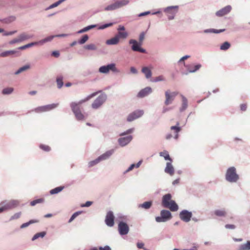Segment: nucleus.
<instances>
[{
    "label": "nucleus",
    "instance_id": "nucleus-1",
    "mask_svg": "<svg viewBox=\"0 0 250 250\" xmlns=\"http://www.w3.org/2000/svg\"><path fill=\"white\" fill-rule=\"evenodd\" d=\"M240 177L238 174L236 168L234 166L228 167L225 173V180L230 184L237 183L240 180Z\"/></svg>",
    "mask_w": 250,
    "mask_h": 250
},
{
    "label": "nucleus",
    "instance_id": "nucleus-2",
    "mask_svg": "<svg viewBox=\"0 0 250 250\" xmlns=\"http://www.w3.org/2000/svg\"><path fill=\"white\" fill-rule=\"evenodd\" d=\"M99 92H100V91H97L96 92H94V93L88 95L84 99L80 100L78 102H71L70 104V106L71 108V110H72L73 113H74L77 112L78 111L80 110V106L81 104H82L83 103H85V102L89 101L92 98L96 96Z\"/></svg>",
    "mask_w": 250,
    "mask_h": 250
},
{
    "label": "nucleus",
    "instance_id": "nucleus-3",
    "mask_svg": "<svg viewBox=\"0 0 250 250\" xmlns=\"http://www.w3.org/2000/svg\"><path fill=\"white\" fill-rule=\"evenodd\" d=\"M107 95L102 93L97 97L91 104V107L94 110L100 108L107 100Z\"/></svg>",
    "mask_w": 250,
    "mask_h": 250
},
{
    "label": "nucleus",
    "instance_id": "nucleus-4",
    "mask_svg": "<svg viewBox=\"0 0 250 250\" xmlns=\"http://www.w3.org/2000/svg\"><path fill=\"white\" fill-rule=\"evenodd\" d=\"M20 204L19 200L12 199L10 200H5L2 201L0 205L3 211L11 210L18 207Z\"/></svg>",
    "mask_w": 250,
    "mask_h": 250
},
{
    "label": "nucleus",
    "instance_id": "nucleus-5",
    "mask_svg": "<svg viewBox=\"0 0 250 250\" xmlns=\"http://www.w3.org/2000/svg\"><path fill=\"white\" fill-rule=\"evenodd\" d=\"M172 218L171 212L167 210L163 209L160 212V216L155 217V220L158 223L166 222Z\"/></svg>",
    "mask_w": 250,
    "mask_h": 250
},
{
    "label": "nucleus",
    "instance_id": "nucleus-6",
    "mask_svg": "<svg viewBox=\"0 0 250 250\" xmlns=\"http://www.w3.org/2000/svg\"><path fill=\"white\" fill-rule=\"evenodd\" d=\"M179 6H170L164 9V12L166 14L169 20H173L176 14L178 13Z\"/></svg>",
    "mask_w": 250,
    "mask_h": 250
},
{
    "label": "nucleus",
    "instance_id": "nucleus-7",
    "mask_svg": "<svg viewBox=\"0 0 250 250\" xmlns=\"http://www.w3.org/2000/svg\"><path fill=\"white\" fill-rule=\"evenodd\" d=\"M59 106V103H53L52 104H47L35 108L33 111L36 113H40L51 111Z\"/></svg>",
    "mask_w": 250,
    "mask_h": 250
},
{
    "label": "nucleus",
    "instance_id": "nucleus-8",
    "mask_svg": "<svg viewBox=\"0 0 250 250\" xmlns=\"http://www.w3.org/2000/svg\"><path fill=\"white\" fill-rule=\"evenodd\" d=\"M128 43L129 44H132L131 48L132 51L143 53H146V49L141 47L143 44L136 40L131 39L129 41Z\"/></svg>",
    "mask_w": 250,
    "mask_h": 250
},
{
    "label": "nucleus",
    "instance_id": "nucleus-9",
    "mask_svg": "<svg viewBox=\"0 0 250 250\" xmlns=\"http://www.w3.org/2000/svg\"><path fill=\"white\" fill-rule=\"evenodd\" d=\"M144 112L143 110H136L130 113L127 118V121L131 122L144 115Z\"/></svg>",
    "mask_w": 250,
    "mask_h": 250
},
{
    "label": "nucleus",
    "instance_id": "nucleus-10",
    "mask_svg": "<svg viewBox=\"0 0 250 250\" xmlns=\"http://www.w3.org/2000/svg\"><path fill=\"white\" fill-rule=\"evenodd\" d=\"M192 216V212L186 209L182 210L179 213V217L181 220L186 223L190 221Z\"/></svg>",
    "mask_w": 250,
    "mask_h": 250
},
{
    "label": "nucleus",
    "instance_id": "nucleus-11",
    "mask_svg": "<svg viewBox=\"0 0 250 250\" xmlns=\"http://www.w3.org/2000/svg\"><path fill=\"white\" fill-rule=\"evenodd\" d=\"M129 230L128 225L123 221H121L118 224V231L121 235H126Z\"/></svg>",
    "mask_w": 250,
    "mask_h": 250
},
{
    "label": "nucleus",
    "instance_id": "nucleus-12",
    "mask_svg": "<svg viewBox=\"0 0 250 250\" xmlns=\"http://www.w3.org/2000/svg\"><path fill=\"white\" fill-rule=\"evenodd\" d=\"M232 9L231 5H228L221 8L215 13V15L218 17H222L229 14Z\"/></svg>",
    "mask_w": 250,
    "mask_h": 250
},
{
    "label": "nucleus",
    "instance_id": "nucleus-13",
    "mask_svg": "<svg viewBox=\"0 0 250 250\" xmlns=\"http://www.w3.org/2000/svg\"><path fill=\"white\" fill-rule=\"evenodd\" d=\"M105 222L106 225L110 227H113L114 225V216L111 211H109L106 215Z\"/></svg>",
    "mask_w": 250,
    "mask_h": 250
},
{
    "label": "nucleus",
    "instance_id": "nucleus-14",
    "mask_svg": "<svg viewBox=\"0 0 250 250\" xmlns=\"http://www.w3.org/2000/svg\"><path fill=\"white\" fill-rule=\"evenodd\" d=\"M152 92V88L147 86L141 89L137 94V97L138 98H143L147 96Z\"/></svg>",
    "mask_w": 250,
    "mask_h": 250
},
{
    "label": "nucleus",
    "instance_id": "nucleus-15",
    "mask_svg": "<svg viewBox=\"0 0 250 250\" xmlns=\"http://www.w3.org/2000/svg\"><path fill=\"white\" fill-rule=\"evenodd\" d=\"M133 137L132 135H128L125 137L119 138L118 140L119 145L124 147L128 145L132 140Z\"/></svg>",
    "mask_w": 250,
    "mask_h": 250
},
{
    "label": "nucleus",
    "instance_id": "nucleus-16",
    "mask_svg": "<svg viewBox=\"0 0 250 250\" xmlns=\"http://www.w3.org/2000/svg\"><path fill=\"white\" fill-rule=\"evenodd\" d=\"M115 149H111L105 151L104 153L100 155L98 158L100 162L105 161L109 159L111 156L114 153Z\"/></svg>",
    "mask_w": 250,
    "mask_h": 250
},
{
    "label": "nucleus",
    "instance_id": "nucleus-17",
    "mask_svg": "<svg viewBox=\"0 0 250 250\" xmlns=\"http://www.w3.org/2000/svg\"><path fill=\"white\" fill-rule=\"evenodd\" d=\"M20 55V52L19 50H7L1 52L0 54V57H6L7 56H19Z\"/></svg>",
    "mask_w": 250,
    "mask_h": 250
},
{
    "label": "nucleus",
    "instance_id": "nucleus-18",
    "mask_svg": "<svg viewBox=\"0 0 250 250\" xmlns=\"http://www.w3.org/2000/svg\"><path fill=\"white\" fill-rule=\"evenodd\" d=\"M165 94L166 97V100L164 102L165 104L168 105L171 104L175 98H174V97L171 95V91L170 90L166 91Z\"/></svg>",
    "mask_w": 250,
    "mask_h": 250
},
{
    "label": "nucleus",
    "instance_id": "nucleus-19",
    "mask_svg": "<svg viewBox=\"0 0 250 250\" xmlns=\"http://www.w3.org/2000/svg\"><path fill=\"white\" fill-rule=\"evenodd\" d=\"M171 198L172 196L170 193L166 194L163 196L162 203L164 207L167 208L169 206L170 202L172 201Z\"/></svg>",
    "mask_w": 250,
    "mask_h": 250
},
{
    "label": "nucleus",
    "instance_id": "nucleus-20",
    "mask_svg": "<svg viewBox=\"0 0 250 250\" xmlns=\"http://www.w3.org/2000/svg\"><path fill=\"white\" fill-rule=\"evenodd\" d=\"M214 214L219 217H226L227 216V211L226 208H222L214 210Z\"/></svg>",
    "mask_w": 250,
    "mask_h": 250
},
{
    "label": "nucleus",
    "instance_id": "nucleus-21",
    "mask_svg": "<svg viewBox=\"0 0 250 250\" xmlns=\"http://www.w3.org/2000/svg\"><path fill=\"white\" fill-rule=\"evenodd\" d=\"M106 65L107 70H108V73L110 71L115 74H119L120 73V70L116 67V65L115 63H110Z\"/></svg>",
    "mask_w": 250,
    "mask_h": 250
},
{
    "label": "nucleus",
    "instance_id": "nucleus-22",
    "mask_svg": "<svg viewBox=\"0 0 250 250\" xmlns=\"http://www.w3.org/2000/svg\"><path fill=\"white\" fill-rule=\"evenodd\" d=\"M181 97L182 98V102L181 106L179 108V111L180 112H183L188 108V102L187 98L185 97L183 95H181Z\"/></svg>",
    "mask_w": 250,
    "mask_h": 250
},
{
    "label": "nucleus",
    "instance_id": "nucleus-23",
    "mask_svg": "<svg viewBox=\"0 0 250 250\" xmlns=\"http://www.w3.org/2000/svg\"><path fill=\"white\" fill-rule=\"evenodd\" d=\"M165 172L166 173L172 176L174 173V168L171 164V162L167 163L166 167L165 168Z\"/></svg>",
    "mask_w": 250,
    "mask_h": 250
},
{
    "label": "nucleus",
    "instance_id": "nucleus-24",
    "mask_svg": "<svg viewBox=\"0 0 250 250\" xmlns=\"http://www.w3.org/2000/svg\"><path fill=\"white\" fill-rule=\"evenodd\" d=\"M55 37V35H51L49 36L44 39H43L42 40H41L39 41L36 42L38 45H43L45 43L51 42L53 39Z\"/></svg>",
    "mask_w": 250,
    "mask_h": 250
},
{
    "label": "nucleus",
    "instance_id": "nucleus-25",
    "mask_svg": "<svg viewBox=\"0 0 250 250\" xmlns=\"http://www.w3.org/2000/svg\"><path fill=\"white\" fill-rule=\"evenodd\" d=\"M18 37L21 42L24 41L32 39L33 37V35L28 34L26 32H22L18 36Z\"/></svg>",
    "mask_w": 250,
    "mask_h": 250
},
{
    "label": "nucleus",
    "instance_id": "nucleus-26",
    "mask_svg": "<svg viewBox=\"0 0 250 250\" xmlns=\"http://www.w3.org/2000/svg\"><path fill=\"white\" fill-rule=\"evenodd\" d=\"M142 72L144 74L146 79L150 78L152 76L151 71L148 67H143L142 69Z\"/></svg>",
    "mask_w": 250,
    "mask_h": 250
},
{
    "label": "nucleus",
    "instance_id": "nucleus-27",
    "mask_svg": "<svg viewBox=\"0 0 250 250\" xmlns=\"http://www.w3.org/2000/svg\"><path fill=\"white\" fill-rule=\"evenodd\" d=\"M119 42V40L115 35L113 38L106 40V44L107 45H116Z\"/></svg>",
    "mask_w": 250,
    "mask_h": 250
},
{
    "label": "nucleus",
    "instance_id": "nucleus-28",
    "mask_svg": "<svg viewBox=\"0 0 250 250\" xmlns=\"http://www.w3.org/2000/svg\"><path fill=\"white\" fill-rule=\"evenodd\" d=\"M152 205V201H149L145 202L143 204H139L138 208H144L145 209H149Z\"/></svg>",
    "mask_w": 250,
    "mask_h": 250
},
{
    "label": "nucleus",
    "instance_id": "nucleus-29",
    "mask_svg": "<svg viewBox=\"0 0 250 250\" xmlns=\"http://www.w3.org/2000/svg\"><path fill=\"white\" fill-rule=\"evenodd\" d=\"M97 26H98V25H97V24H91V25H88V26H86V27H84L83 28L79 30L77 32V33L81 34V33L86 32L89 31V30L94 28Z\"/></svg>",
    "mask_w": 250,
    "mask_h": 250
},
{
    "label": "nucleus",
    "instance_id": "nucleus-30",
    "mask_svg": "<svg viewBox=\"0 0 250 250\" xmlns=\"http://www.w3.org/2000/svg\"><path fill=\"white\" fill-rule=\"evenodd\" d=\"M30 66L29 64H26L18 69L15 72L14 74L18 75L20 73L28 70L30 69Z\"/></svg>",
    "mask_w": 250,
    "mask_h": 250
},
{
    "label": "nucleus",
    "instance_id": "nucleus-31",
    "mask_svg": "<svg viewBox=\"0 0 250 250\" xmlns=\"http://www.w3.org/2000/svg\"><path fill=\"white\" fill-rule=\"evenodd\" d=\"M167 208L172 211H176L178 209V206L174 200L170 202L169 206Z\"/></svg>",
    "mask_w": 250,
    "mask_h": 250
},
{
    "label": "nucleus",
    "instance_id": "nucleus-32",
    "mask_svg": "<svg viewBox=\"0 0 250 250\" xmlns=\"http://www.w3.org/2000/svg\"><path fill=\"white\" fill-rule=\"evenodd\" d=\"M56 83L57 88L61 89L63 85V77L62 76H59L56 78Z\"/></svg>",
    "mask_w": 250,
    "mask_h": 250
},
{
    "label": "nucleus",
    "instance_id": "nucleus-33",
    "mask_svg": "<svg viewBox=\"0 0 250 250\" xmlns=\"http://www.w3.org/2000/svg\"><path fill=\"white\" fill-rule=\"evenodd\" d=\"M63 188L64 187L63 186L58 187L50 190L49 193L51 195L56 194L62 191Z\"/></svg>",
    "mask_w": 250,
    "mask_h": 250
},
{
    "label": "nucleus",
    "instance_id": "nucleus-34",
    "mask_svg": "<svg viewBox=\"0 0 250 250\" xmlns=\"http://www.w3.org/2000/svg\"><path fill=\"white\" fill-rule=\"evenodd\" d=\"M118 8H121L123 6L127 5L129 1L128 0H121L115 1Z\"/></svg>",
    "mask_w": 250,
    "mask_h": 250
},
{
    "label": "nucleus",
    "instance_id": "nucleus-35",
    "mask_svg": "<svg viewBox=\"0 0 250 250\" xmlns=\"http://www.w3.org/2000/svg\"><path fill=\"white\" fill-rule=\"evenodd\" d=\"M117 9H118V8L117 7L116 2H115L114 3L109 4V5H107V6H106L104 8V10L106 11H113V10H115Z\"/></svg>",
    "mask_w": 250,
    "mask_h": 250
},
{
    "label": "nucleus",
    "instance_id": "nucleus-36",
    "mask_svg": "<svg viewBox=\"0 0 250 250\" xmlns=\"http://www.w3.org/2000/svg\"><path fill=\"white\" fill-rule=\"evenodd\" d=\"M116 36L118 37L119 40L120 39H126L128 36V33L126 31H118Z\"/></svg>",
    "mask_w": 250,
    "mask_h": 250
},
{
    "label": "nucleus",
    "instance_id": "nucleus-37",
    "mask_svg": "<svg viewBox=\"0 0 250 250\" xmlns=\"http://www.w3.org/2000/svg\"><path fill=\"white\" fill-rule=\"evenodd\" d=\"M66 0H59L58 1L55 2V3L51 4L48 7L45 9V10H48L54 8L55 7H57L58 5L61 4L62 3L65 1Z\"/></svg>",
    "mask_w": 250,
    "mask_h": 250
},
{
    "label": "nucleus",
    "instance_id": "nucleus-38",
    "mask_svg": "<svg viewBox=\"0 0 250 250\" xmlns=\"http://www.w3.org/2000/svg\"><path fill=\"white\" fill-rule=\"evenodd\" d=\"M74 114L75 115L76 119L78 121H83L85 119L84 116L81 111V110L77 112L74 113Z\"/></svg>",
    "mask_w": 250,
    "mask_h": 250
},
{
    "label": "nucleus",
    "instance_id": "nucleus-39",
    "mask_svg": "<svg viewBox=\"0 0 250 250\" xmlns=\"http://www.w3.org/2000/svg\"><path fill=\"white\" fill-rule=\"evenodd\" d=\"M34 45H37V42H30L29 43H28L27 44H25L24 45H23V46H20L19 47L17 50H23V49H25L27 48H29V47H32L33 46H34Z\"/></svg>",
    "mask_w": 250,
    "mask_h": 250
},
{
    "label": "nucleus",
    "instance_id": "nucleus-40",
    "mask_svg": "<svg viewBox=\"0 0 250 250\" xmlns=\"http://www.w3.org/2000/svg\"><path fill=\"white\" fill-rule=\"evenodd\" d=\"M46 235V232L42 231L36 233L32 238V241H34L40 237L43 238Z\"/></svg>",
    "mask_w": 250,
    "mask_h": 250
},
{
    "label": "nucleus",
    "instance_id": "nucleus-41",
    "mask_svg": "<svg viewBox=\"0 0 250 250\" xmlns=\"http://www.w3.org/2000/svg\"><path fill=\"white\" fill-rule=\"evenodd\" d=\"M240 250H250V241H247L246 243L243 244L240 246Z\"/></svg>",
    "mask_w": 250,
    "mask_h": 250
},
{
    "label": "nucleus",
    "instance_id": "nucleus-42",
    "mask_svg": "<svg viewBox=\"0 0 250 250\" xmlns=\"http://www.w3.org/2000/svg\"><path fill=\"white\" fill-rule=\"evenodd\" d=\"M160 156L164 157L166 160H169V161L172 162V159L170 157L167 151H165L163 152H161L160 153Z\"/></svg>",
    "mask_w": 250,
    "mask_h": 250
},
{
    "label": "nucleus",
    "instance_id": "nucleus-43",
    "mask_svg": "<svg viewBox=\"0 0 250 250\" xmlns=\"http://www.w3.org/2000/svg\"><path fill=\"white\" fill-rule=\"evenodd\" d=\"M89 39L87 34H85L78 41V43L80 44H84Z\"/></svg>",
    "mask_w": 250,
    "mask_h": 250
},
{
    "label": "nucleus",
    "instance_id": "nucleus-44",
    "mask_svg": "<svg viewBox=\"0 0 250 250\" xmlns=\"http://www.w3.org/2000/svg\"><path fill=\"white\" fill-rule=\"evenodd\" d=\"M100 162H101L98 157L95 160L90 161L88 164V166L89 167H92L97 165Z\"/></svg>",
    "mask_w": 250,
    "mask_h": 250
},
{
    "label": "nucleus",
    "instance_id": "nucleus-45",
    "mask_svg": "<svg viewBox=\"0 0 250 250\" xmlns=\"http://www.w3.org/2000/svg\"><path fill=\"white\" fill-rule=\"evenodd\" d=\"M37 222H38V221L36 220H31L29 221H28V222L22 224L20 228H21V229H24L26 227H27L30 225L35 223H37Z\"/></svg>",
    "mask_w": 250,
    "mask_h": 250
},
{
    "label": "nucleus",
    "instance_id": "nucleus-46",
    "mask_svg": "<svg viewBox=\"0 0 250 250\" xmlns=\"http://www.w3.org/2000/svg\"><path fill=\"white\" fill-rule=\"evenodd\" d=\"M113 25V22H109V23H104L102 25H100L98 27V29L99 30H103L104 29H105L106 28H108L109 27H110Z\"/></svg>",
    "mask_w": 250,
    "mask_h": 250
},
{
    "label": "nucleus",
    "instance_id": "nucleus-47",
    "mask_svg": "<svg viewBox=\"0 0 250 250\" xmlns=\"http://www.w3.org/2000/svg\"><path fill=\"white\" fill-rule=\"evenodd\" d=\"M14 91V88L12 87H7L4 88L2 91L3 95H8L11 94Z\"/></svg>",
    "mask_w": 250,
    "mask_h": 250
},
{
    "label": "nucleus",
    "instance_id": "nucleus-48",
    "mask_svg": "<svg viewBox=\"0 0 250 250\" xmlns=\"http://www.w3.org/2000/svg\"><path fill=\"white\" fill-rule=\"evenodd\" d=\"M44 202L43 198H39L36 200H34L30 202V205L34 206L37 204L42 203Z\"/></svg>",
    "mask_w": 250,
    "mask_h": 250
},
{
    "label": "nucleus",
    "instance_id": "nucleus-49",
    "mask_svg": "<svg viewBox=\"0 0 250 250\" xmlns=\"http://www.w3.org/2000/svg\"><path fill=\"white\" fill-rule=\"evenodd\" d=\"M84 49L88 50H96L97 47L96 46L93 44L91 43L87 45H86L84 46Z\"/></svg>",
    "mask_w": 250,
    "mask_h": 250
},
{
    "label": "nucleus",
    "instance_id": "nucleus-50",
    "mask_svg": "<svg viewBox=\"0 0 250 250\" xmlns=\"http://www.w3.org/2000/svg\"><path fill=\"white\" fill-rule=\"evenodd\" d=\"M82 213V211H77V212H75V213H74L72 216L70 217V219H69L68 222L69 223H70L71 222H72L78 215H79L80 214H81Z\"/></svg>",
    "mask_w": 250,
    "mask_h": 250
},
{
    "label": "nucleus",
    "instance_id": "nucleus-51",
    "mask_svg": "<svg viewBox=\"0 0 250 250\" xmlns=\"http://www.w3.org/2000/svg\"><path fill=\"white\" fill-rule=\"evenodd\" d=\"M230 46V44L228 42H225L220 46V49L222 50H227Z\"/></svg>",
    "mask_w": 250,
    "mask_h": 250
},
{
    "label": "nucleus",
    "instance_id": "nucleus-52",
    "mask_svg": "<svg viewBox=\"0 0 250 250\" xmlns=\"http://www.w3.org/2000/svg\"><path fill=\"white\" fill-rule=\"evenodd\" d=\"M179 122H177L176 125L170 127V129L174 130L175 133H179L181 130V127L179 126Z\"/></svg>",
    "mask_w": 250,
    "mask_h": 250
},
{
    "label": "nucleus",
    "instance_id": "nucleus-53",
    "mask_svg": "<svg viewBox=\"0 0 250 250\" xmlns=\"http://www.w3.org/2000/svg\"><path fill=\"white\" fill-rule=\"evenodd\" d=\"M201 67V64H197L194 66L193 69H188L189 73H194Z\"/></svg>",
    "mask_w": 250,
    "mask_h": 250
},
{
    "label": "nucleus",
    "instance_id": "nucleus-54",
    "mask_svg": "<svg viewBox=\"0 0 250 250\" xmlns=\"http://www.w3.org/2000/svg\"><path fill=\"white\" fill-rule=\"evenodd\" d=\"M39 147L41 149L45 152H49L51 150L50 147L48 146L45 145L41 144Z\"/></svg>",
    "mask_w": 250,
    "mask_h": 250
},
{
    "label": "nucleus",
    "instance_id": "nucleus-55",
    "mask_svg": "<svg viewBox=\"0 0 250 250\" xmlns=\"http://www.w3.org/2000/svg\"><path fill=\"white\" fill-rule=\"evenodd\" d=\"M99 72L103 74H107L108 70H107L106 65H103L101 66L99 69Z\"/></svg>",
    "mask_w": 250,
    "mask_h": 250
},
{
    "label": "nucleus",
    "instance_id": "nucleus-56",
    "mask_svg": "<svg viewBox=\"0 0 250 250\" xmlns=\"http://www.w3.org/2000/svg\"><path fill=\"white\" fill-rule=\"evenodd\" d=\"M134 128H129V129L126 130L125 131H124V132L121 133L120 134V136H123L126 135L127 134H129L130 133H132L134 131Z\"/></svg>",
    "mask_w": 250,
    "mask_h": 250
},
{
    "label": "nucleus",
    "instance_id": "nucleus-57",
    "mask_svg": "<svg viewBox=\"0 0 250 250\" xmlns=\"http://www.w3.org/2000/svg\"><path fill=\"white\" fill-rule=\"evenodd\" d=\"M15 20H16L15 16H11L8 17L7 18L5 19V22L6 23H11V22L14 21H15Z\"/></svg>",
    "mask_w": 250,
    "mask_h": 250
},
{
    "label": "nucleus",
    "instance_id": "nucleus-58",
    "mask_svg": "<svg viewBox=\"0 0 250 250\" xmlns=\"http://www.w3.org/2000/svg\"><path fill=\"white\" fill-rule=\"evenodd\" d=\"M21 215V212L16 213L10 217V220L11 221L13 220L17 219L20 217Z\"/></svg>",
    "mask_w": 250,
    "mask_h": 250
},
{
    "label": "nucleus",
    "instance_id": "nucleus-59",
    "mask_svg": "<svg viewBox=\"0 0 250 250\" xmlns=\"http://www.w3.org/2000/svg\"><path fill=\"white\" fill-rule=\"evenodd\" d=\"M145 33L144 32H142L140 33L139 37V41L140 42L142 43L143 44V41L145 39Z\"/></svg>",
    "mask_w": 250,
    "mask_h": 250
},
{
    "label": "nucleus",
    "instance_id": "nucleus-60",
    "mask_svg": "<svg viewBox=\"0 0 250 250\" xmlns=\"http://www.w3.org/2000/svg\"><path fill=\"white\" fill-rule=\"evenodd\" d=\"M165 80L164 77L162 75L159 76L158 77H156L155 79L154 80V82H161V81H164Z\"/></svg>",
    "mask_w": 250,
    "mask_h": 250
},
{
    "label": "nucleus",
    "instance_id": "nucleus-61",
    "mask_svg": "<svg viewBox=\"0 0 250 250\" xmlns=\"http://www.w3.org/2000/svg\"><path fill=\"white\" fill-rule=\"evenodd\" d=\"M190 57V56L189 55H185L182 57L178 62V63H181L183 62V63L185 64V62L184 61L188 59Z\"/></svg>",
    "mask_w": 250,
    "mask_h": 250
},
{
    "label": "nucleus",
    "instance_id": "nucleus-62",
    "mask_svg": "<svg viewBox=\"0 0 250 250\" xmlns=\"http://www.w3.org/2000/svg\"><path fill=\"white\" fill-rule=\"evenodd\" d=\"M17 30H14V31H10V32H5L4 30V32H3V36H11V35H12L14 34L15 33H17Z\"/></svg>",
    "mask_w": 250,
    "mask_h": 250
},
{
    "label": "nucleus",
    "instance_id": "nucleus-63",
    "mask_svg": "<svg viewBox=\"0 0 250 250\" xmlns=\"http://www.w3.org/2000/svg\"><path fill=\"white\" fill-rule=\"evenodd\" d=\"M134 167H135V164H131L129 166V167L125 171H124V174H126L127 172L131 171Z\"/></svg>",
    "mask_w": 250,
    "mask_h": 250
},
{
    "label": "nucleus",
    "instance_id": "nucleus-64",
    "mask_svg": "<svg viewBox=\"0 0 250 250\" xmlns=\"http://www.w3.org/2000/svg\"><path fill=\"white\" fill-rule=\"evenodd\" d=\"M99 250H111V249L109 246H105L104 247H99Z\"/></svg>",
    "mask_w": 250,
    "mask_h": 250
}]
</instances>
